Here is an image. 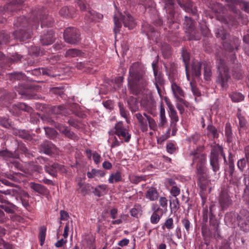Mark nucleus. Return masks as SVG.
I'll list each match as a JSON object with an SVG mask.
<instances>
[{
    "label": "nucleus",
    "mask_w": 249,
    "mask_h": 249,
    "mask_svg": "<svg viewBox=\"0 0 249 249\" xmlns=\"http://www.w3.org/2000/svg\"><path fill=\"white\" fill-rule=\"evenodd\" d=\"M240 40L236 37H232L230 40H224L223 42L224 48L230 53H233L235 50H238Z\"/></svg>",
    "instance_id": "20"
},
{
    "label": "nucleus",
    "mask_w": 249,
    "mask_h": 249,
    "mask_svg": "<svg viewBox=\"0 0 249 249\" xmlns=\"http://www.w3.org/2000/svg\"><path fill=\"white\" fill-rule=\"evenodd\" d=\"M171 89L174 97L176 98L177 100L183 104L184 106L188 107V103L183 99V97L185 96V93L182 89L175 82H172L171 84Z\"/></svg>",
    "instance_id": "18"
},
{
    "label": "nucleus",
    "mask_w": 249,
    "mask_h": 249,
    "mask_svg": "<svg viewBox=\"0 0 249 249\" xmlns=\"http://www.w3.org/2000/svg\"><path fill=\"white\" fill-rule=\"evenodd\" d=\"M217 67L219 73L216 78V83L221 86L223 90H227L229 87L228 82L231 79L229 69L224 60L221 58L217 59Z\"/></svg>",
    "instance_id": "5"
},
{
    "label": "nucleus",
    "mask_w": 249,
    "mask_h": 249,
    "mask_svg": "<svg viewBox=\"0 0 249 249\" xmlns=\"http://www.w3.org/2000/svg\"><path fill=\"white\" fill-rule=\"evenodd\" d=\"M206 130V136L209 139L213 140L218 137L219 134L216 128L214 126L209 124L207 126Z\"/></svg>",
    "instance_id": "35"
},
{
    "label": "nucleus",
    "mask_w": 249,
    "mask_h": 249,
    "mask_svg": "<svg viewBox=\"0 0 249 249\" xmlns=\"http://www.w3.org/2000/svg\"><path fill=\"white\" fill-rule=\"evenodd\" d=\"M144 71L142 66L138 63H134L130 67L128 79L130 89H135L138 85L144 86L146 85V81L144 78Z\"/></svg>",
    "instance_id": "4"
},
{
    "label": "nucleus",
    "mask_w": 249,
    "mask_h": 249,
    "mask_svg": "<svg viewBox=\"0 0 249 249\" xmlns=\"http://www.w3.org/2000/svg\"><path fill=\"white\" fill-rule=\"evenodd\" d=\"M167 104L169 109V115L170 118V127L168 128L167 131L168 136H166L165 139H167L169 137L171 130H172V135H175L178 130L177 128V123L179 121V118L177 114V112L174 108V106L171 104Z\"/></svg>",
    "instance_id": "14"
},
{
    "label": "nucleus",
    "mask_w": 249,
    "mask_h": 249,
    "mask_svg": "<svg viewBox=\"0 0 249 249\" xmlns=\"http://www.w3.org/2000/svg\"><path fill=\"white\" fill-rule=\"evenodd\" d=\"M232 197V195L227 193L225 190H221L217 200L222 211L227 210L233 204Z\"/></svg>",
    "instance_id": "16"
},
{
    "label": "nucleus",
    "mask_w": 249,
    "mask_h": 249,
    "mask_svg": "<svg viewBox=\"0 0 249 249\" xmlns=\"http://www.w3.org/2000/svg\"><path fill=\"white\" fill-rule=\"evenodd\" d=\"M232 76L234 78L239 80L243 77V71L241 69V66L240 65H237L235 67H234L232 70Z\"/></svg>",
    "instance_id": "48"
},
{
    "label": "nucleus",
    "mask_w": 249,
    "mask_h": 249,
    "mask_svg": "<svg viewBox=\"0 0 249 249\" xmlns=\"http://www.w3.org/2000/svg\"><path fill=\"white\" fill-rule=\"evenodd\" d=\"M85 12V19L88 23L96 21L97 19H102L103 18V15L96 13L90 8H89Z\"/></svg>",
    "instance_id": "25"
},
{
    "label": "nucleus",
    "mask_w": 249,
    "mask_h": 249,
    "mask_svg": "<svg viewBox=\"0 0 249 249\" xmlns=\"http://www.w3.org/2000/svg\"><path fill=\"white\" fill-rule=\"evenodd\" d=\"M31 188L41 195H44L48 193V189L43 185L35 182H31L30 184Z\"/></svg>",
    "instance_id": "34"
},
{
    "label": "nucleus",
    "mask_w": 249,
    "mask_h": 249,
    "mask_svg": "<svg viewBox=\"0 0 249 249\" xmlns=\"http://www.w3.org/2000/svg\"><path fill=\"white\" fill-rule=\"evenodd\" d=\"M82 52L81 50L76 49H71L67 51L65 56L67 57H75L81 56Z\"/></svg>",
    "instance_id": "50"
},
{
    "label": "nucleus",
    "mask_w": 249,
    "mask_h": 249,
    "mask_svg": "<svg viewBox=\"0 0 249 249\" xmlns=\"http://www.w3.org/2000/svg\"><path fill=\"white\" fill-rule=\"evenodd\" d=\"M201 63L198 61H194L192 66V75L196 77L201 75Z\"/></svg>",
    "instance_id": "39"
},
{
    "label": "nucleus",
    "mask_w": 249,
    "mask_h": 249,
    "mask_svg": "<svg viewBox=\"0 0 249 249\" xmlns=\"http://www.w3.org/2000/svg\"><path fill=\"white\" fill-rule=\"evenodd\" d=\"M23 2V0H13L5 5L3 10L0 13V23L4 22L7 17L12 16L14 12L20 10Z\"/></svg>",
    "instance_id": "10"
},
{
    "label": "nucleus",
    "mask_w": 249,
    "mask_h": 249,
    "mask_svg": "<svg viewBox=\"0 0 249 249\" xmlns=\"http://www.w3.org/2000/svg\"><path fill=\"white\" fill-rule=\"evenodd\" d=\"M228 3L230 9L234 13H237V10L235 8V5H239L240 8L249 13V2L242 1V0H225Z\"/></svg>",
    "instance_id": "19"
},
{
    "label": "nucleus",
    "mask_w": 249,
    "mask_h": 249,
    "mask_svg": "<svg viewBox=\"0 0 249 249\" xmlns=\"http://www.w3.org/2000/svg\"><path fill=\"white\" fill-rule=\"evenodd\" d=\"M115 134L119 138L122 137L124 142H128L131 139V135L129 130L124 125L122 122L117 123L114 127Z\"/></svg>",
    "instance_id": "17"
},
{
    "label": "nucleus",
    "mask_w": 249,
    "mask_h": 249,
    "mask_svg": "<svg viewBox=\"0 0 249 249\" xmlns=\"http://www.w3.org/2000/svg\"><path fill=\"white\" fill-rule=\"evenodd\" d=\"M151 210L152 212V214L150 218V222L153 224H157L165 213L151 206Z\"/></svg>",
    "instance_id": "29"
},
{
    "label": "nucleus",
    "mask_w": 249,
    "mask_h": 249,
    "mask_svg": "<svg viewBox=\"0 0 249 249\" xmlns=\"http://www.w3.org/2000/svg\"><path fill=\"white\" fill-rule=\"evenodd\" d=\"M203 241L201 242L198 246L199 249H210V238H213L212 234L206 228H203L201 231Z\"/></svg>",
    "instance_id": "22"
},
{
    "label": "nucleus",
    "mask_w": 249,
    "mask_h": 249,
    "mask_svg": "<svg viewBox=\"0 0 249 249\" xmlns=\"http://www.w3.org/2000/svg\"><path fill=\"white\" fill-rule=\"evenodd\" d=\"M134 116L138 121L139 126L142 132H147L148 127L152 130L156 131L157 130L156 122L152 117L146 113H137Z\"/></svg>",
    "instance_id": "9"
},
{
    "label": "nucleus",
    "mask_w": 249,
    "mask_h": 249,
    "mask_svg": "<svg viewBox=\"0 0 249 249\" xmlns=\"http://www.w3.org/2000/svg\"><path fill=\"white\" fill-rule=\"evenodd\" d=\"M236 219L240 229L245 232L249 231V212L245 209L241 210L237 214Z\"/></svg>",
    "instance_id": "15"
},
{
    "label": "nucleus",
    "mask_w": 249,
    "mask_h": 249,
    "mask_svg": "<svg viewBox=\"0 0 249 249\" xmlns=\"http://www.w3.org/2000/svg\"><path fill=\"white\" fill-rule=\"evenodd\" d=\"M42 119L47 123L54 125L61 133L64 135L65 137L74 141L78 139V137L77 135L73 132L71 131L68 127L63 125L51 118H46L45 119V117H42Z\"/></svg>",
    "instance_id": "12"
},
{
    "label": "nucleus",
    "mask_w": 249,
    "mask_h": 249,
    "mask_svg": "<svg viewBox=\"0 0 249 249\" xmlns=\"http://www.w3.org/2000/svg\"><path fill=\"white\" fill-rule=\"evenodd\" d=\"M54 22L53 18L46 14L44 8L35 9L28 20L24 16L18 18L15 20L14 26L21 28L13 33V36L20 41H24L31 37V28L37 29L40 24L41 28L51 27Z\"/></svg>",
    "instance_id": "1"
},
{
    "label": "nucleus",
    "mask_w": 249,
    "mask_h": 249,
    "mask_svg": "<svg viewBox=\"0 0 249 249\" xmlns=\"http://www.w3.org/2000/svg\"><path fill=\"white\" fill-rule=\"evenodd\" d=\"M0 208L3 210L6 213L14 214L15 213L18 207L10 202L9 201L5 199L4 197L0 202Z\"/></svg>",
    "instance_id": "23"
},
{
    "label": "nucleus",
    "mask_w": 249,
    "mask_h": 249,
    "mask_svg": "<svg viewBox=\"0 0 249 249\" xmlns=\"http://www.w3.org/2000/svg\"><path fill=\"white\" fill-rule=\"evenodd\" d=\"M230 179L221 188V190H225L228 193L233 195V193L238 194L239 193V185L240 184L241 178L237 175H229Z\"/></svg>",
    "instance_id": "11"
},
{
    "label": "nucleus",
    "mask_w": 249,
    "mask_h": 249,
    "mask_svg": "<svg viewBox=\"0 0 249 249\" xmlns=\"http://www.w3.org/2000/svg\"><path fill=\"white\" fill-rule=\"evenodd\" d=\"M154 75L155 77V85H159L160 86L164 84L163 75L161 72L154 70Z\"/></svg>",
    "instance_id": "49"
},
{
    "label": "nucleus",
    "mask_w": 249,
    "mask_h": 249,
    "mask_svg": "<svg viewBox=\"0 0 249 249\" xmlns=\"http://www.w3.org/2000/svg\"><path fill=\"white\" fill-rule=\"evenodd\" d=\"M215 36L217 38H221L224 40L226 39L229 34L223 28H217L215 32Z\"/></svg>",
    "instance_id": "51"
},
{
    "label": "nucleus",
    "mask_w": 249,
    "mask_h": 249,
    "mask_svg": "<svg viewBox=\"0 0 249 249\" xmlns=\"http://www.w3.org/2000/svg\"><path fill=\"white\" fill-rule=\"evenodd\" d=\"M168 121L166 116H159V120L157 124V128L163 129L167 125Z\"/></svg>",
    "instance_id": "60"
},
{
    "label": "nucleus",
    "mask_w": 249,
    "mask_h": 249,
    "mask_svg": "<svg viewBox=\"0 0 249 249\" xmlns=\"http://www.w3.org/2000/svg\"><path fill=\"white\" fill-rule=\"evenodd\" d=\"M181 223L186 230V232L189 233L190 231L192 228L191 223L187 218H183L181 220Z\"/></svg>",
    "instance_id": "64"
},
{
    "label": "nucleus",
    "mask_w": 249,
    "mask_h": 249,
    "mask_svg": "<svg viewBox=\"0 0 249 249\" xmlns=\"http://www.w3.org/2000/svg\"><path fill=\"white\" fill-rule=\"evenodd\" d=\"M42 75H47L49 77H54L56 75L54 67L49 66L46 68H43Z\"/></svg>",
    "instance_id": "52"
},
{
    "label": "nucleus",
    "mask_w": 249,
    "mask_h": 249,
    "mask_svg": "<svg viewBox=\"0 0 249 249\" xmlns=\"http://www.w3.org/2000/svg\"><path fill=\"white\" fill-rule=\"evenodd\" d=\"M229 165L228 172L229 175L232 176L235 175L234 174L235 171V166L234 163L233 155L231 152H229L228 156V162L225 163Z\"/></svg>",
    "instance_id": "42"
},
{
    "label": "nucleus",
    "mask_w": 249,
    "mask_h": 249,
    "mask_svg": "<svg viewBox=\"0 0 249 249\" xmlns=\"http://www.w3.org/2000/svg\"><path fill=\"white\" fill-rule=\"evenodd\" d=\"M46 231L47 229L44 226L41 227L39 229L38 238L40 241V244L41 246L43 245L45 240Z\"/></svg>",
    "instance_id": "54"
},
{
    "label": "nucleus",
    "mask_w": 249,
    "mask_h": 249,
    "mask_svg": "<svg viewBox=\"0 0 249 249\" xmlns=\"http://www.w3.org/2000/svg\"><path fill=\"white\" fill-rule=\"evenodd\" d=\"M209 182L208 175L197 176V184L201 194L204 193L207 190Z\"/></svg>",
    "instance_id": "26"
},
{
    "label": "nucleus",
    "mask_w": 249,
    "mask_h": 249,
    "mask_svg": "<svg viewBox=\"0 0 249 249\" xmlns=\"http://www.w3.org/2000/svg\"><path fill=\"white\" fill-rule=\"evenodd\" d=\"M52 111L54 114L59 115L64 114L65 112V108L64 106L62 105L54 106L52 107Z\"/></svg>",
    "instance_id": "59"
},
{
    "label": "nucleus",
    "mask_w": 249,
    "mask_h": 249,
    "mask_svg": "<svg viewBox=\"0 0 249 249\" xmlns=\"http://www.w3.org/2000/svg\"><path fill=\"white\" fill-rule=\"evenodd\" d=\"M237 116L238 118L239 122V126L240 127H244L246 126L247 121L244 116L241 114V110L240 108L238 109Z\"/></svg>",
    "instance_id": "58"
},
{
    "label": "nucleus",
    "mask_w": 249,
    "mask_h": 249,
    "mask_svg": "<svg viewBox=\"0 0 249 249\" xmlns=\"http://www.w3.org/2000/svg\"><path fill=\"white\" fill-rule=\"evenodd\" d=\"M159 204L157 203H152L151 206L166 213L167 212L168 199L164 196H160L159 198Z\"/></svg>",
    "instance_id": "27"
},
{
    "label": "nucleus",
    "mask_w": 249,
    "mask_h": 249,
    "mask_svg": "<svg viewBox=\"0 0 249 249\" xmlns=\"http://www.w3.org/2000/svg\"><path fill=\"white\" fill-rule=\"evenodd\" d=\"M106 174V172L96 169H92L91 171H89L87 173V177L89 178H93L95 177L103 178Z\"/></svg>",
    "instance_id": "41"
},
{
    "label": "nucleus",
    "mask_w": 249,
    "mask_h": 249,
    "mask_svg": "<svg viewBox=\"0 0 249 249\" xmlns=\"http://www.w3.org/2000/svg\"><path fill=\"white\" fill-rule=\"evenodd\" d=\"M198 148L192 151L189 156L192 157V163L191 165L196 164L197 176L207 175L206 155L198 152Z\"/></svg>",
    "instance_id": "6"
},
{
    "label": "nucleus",
    "mask_w": 249,
    "mask_h": 249,
    "mask_svg": "<svg viewBox=\"0 0 249 249\" xmlns=\"http://www.w3.org/2000/svg\"><path fill=\"white\" fill-rule=\"evenodd\" d=\"M41 150L45 154L51 155L55 151V146L50 141H45L40 145Z\"/></svg>",
    "instance_id": "28"
},
{
    "label": "nucleus",
    "mask_w": 249,
    "mask_h": 249,
    "mask_svg": "<svg viewBox=\"0 0 249 249\" xmlns=\"http://www.w3.org/2000/svg\"><path fill=\"white\" fill-rule=\"evenodd\" d=\"M55 40L54 33L52 30H50L40 37V42L43 45H50L52 44Z\"/></svg>",
    "instance_id": "24"
},
{
    "label": "nucleus",
    "mask_w": 249,
    "mask_h": 249,
    "mask_svg": "<svg viewBox=\"0 0 249 249\" xmlns=\"http://www.w3.org/2000/svg\"><path fill=\"white\" fill-rule=\"evenodd\" d=\"M229 97L231 99L232 102L234 103H238L244 100V95L240 92L237 91H232L229 94Z\"/></svg>",
    "instance_id": "38"
},
{
    "label": "nucleus",
    "mask_w": 249,
    "mask_h": 249,
    "mask_svg": "<svg viewBox=\"0 0 249 249\" xmlns=\"http://www.w3.org/2000/svg\"><path fill=\"white\" fill-rule=\"evenodd\" d=\"M59 14L64 18H73L75 14V9L73 7L64 6L59 11Z\"/></svg>",
    "instance_id": "32"
},
{
    "label": "nucleus",
    "mask_w": 249,
    "mask_h": 249,
    "mask_svg": "<svg viewBox=\"0 0 249 249\" xmlns=\"http://www.w3.org/2000/svg\"><path fill=\"white\" fill-rule=\"evenodd\" d=\"M127 105L132 112H136L139 110V101L135 97H130L127 100Z\"/></svg>",
    "instance_id": "33"
},
{
    "label": "nucleus",
    "mask_w": 249,
    "mask_h": 249,
    "mask_svg": "<svg viewBox=\"0 0 249 249\" xmlns=\"http://www.w3.org/2000/svg\"><path fill=\"white\" fill-rule=\"evenodd\" d=\"M146 35L149 39L155 42H158L160 34L158 32L155 31L154 27L151 25H148L146 30Z\"/></svg>",
    "instance_id": "31"
},
{
    "label": "nucleus",
    "mask_w": 249,
    "mask_h": 249,
    "mask_svg": "<svg viewBox=\"0 0 249 249\" xmlns=\"http://www.w3.org/2000/svg\"><path fill=\"white\" fill-rule=\"evenodd\" d=\"M45 170L47 173L53 177L56 176L58 171H60L62 173L66 172L65 166L57 163L48 164L45 166Z\"/></svg>",
    "instance_id": "21"
},
{
    "label": "nucleus",
    "mask_w": 249,
    "mask_h": 249,
    "mask_svg": "<svg viewBox=\"0 0 249 249\" xmlns=\"http://www.w3.org/2000/svg\"><path fill=\"white\" fill-rule=\"evenodd\" d=\"M10 35L8 33L5 31L0 32V45L2 44L7 43L10 39ZM4 56L3 54L0 52V60L3 59Z\"/></svg>",
    "instance_id": "40"
},
{
    "label": "nucleus",
    "mask_w": 249,
    "mask_h": 249,
    "mask_svg": "<svg viewBox=\"0 0 249 249\" xmlns=\"http://www.w3.org/2000/svg\"><path fill=\"white\" fill-rule=\"evenodd\" d=\"M183 24L188 32H193L194 31L195 21L191 18L185 16Z\"/></svg>",
    "instance_id": "46"
},
{
    "label": "nucleus",
    "mask_w": 249,
    "mask_h": 249,
    "mask_svg": "<svg viewBox=\"0 0 249 249\" xmlns=\"http://www.w3.org/2000/svg\"><path fill=\"white\" fill-rule=\"evenodd\" d=\"M64 38L66 42L71 44H76L80 40L79 31L75 27L66 28L64 32Z\"/></svg>",
    "instance_id": "13"
},
{
    "label": "nucleus",
    "mask_w": 249,
    "mask_h": 249,
    "mask_svg": "<svg viewBox=\"0 0 249 249\" xmlns=\"http://www.w3.org/2000/svg\"><path fill=\"white\" fill-rule=\"evenodd\" d=\"M181 56L185 67H188L190 59L189 53L186 50L183 49L182 51Z\"/></svg>",
    "instance_id": "57"
},
{
    "label": "nucleus",
    "mask_w": 249,
    "mask_h": 249,
    "mask_svg": "<svg viewBox=\"0 0 249 249\" xmlns=\"http://www.w3.org/2000/svg\"><path fill=\"white\" fill-rule=\"evenodd\" d=\"M122 180V177L121 172L117 171L110 174L108 180L109 183L113 184L114 182L121 181Z\"/></svg>",
    "instance_id": "45"
},
{
    "label": "nucleus",
    "mask_w": 249,
    "mask_h": 249,
    "mask_svg": "<svg viewBox=\"0 0 249 249\" xmlns=\"http://www.w3.org/2000/svg\"><path fill=\"white\" fill-rule=\"evenodd\" d=\"M225 134L227 139L228 143H230L233 141V134L231 129V126L229 123H227L225 125Z\"/></svg>",
    "instance_id": "43"
},
{
    "label": "nucleus",
    "mask_w": 249,
    "mask_h": 249,
    "mask_svg": "<svg viewBox=\"0 0 249 249\" xmlns=\"http://www.w3.org/2000/svg\"><path fill=\"white\" fill-rule=\"evenodd\" d=\"M220 155L223 157L224 162L227 163V160L222 146L217 145L213 147L211 149L209 157L210 165L213 171L215 173L217 172L220 168Z\"/></svg>",
    "instance_id": "8"
},
{
    "label": "nucleus",
    "mask_w": 249,
    "mask_h": 249,
    "mask_svg": "<svg viewBox=\"0 0 249 249\" xmlns=\"http://www.w3.org/2000/svg\"><path fill=\"white\" fill-rule=\"evenodd\" d=\"M118 107L119 108V112L121 116L124 118L127 123H129V112L125 109L123 104L121 102L118 103Z\"/></svg>",
    "instance_id": "47"
},
{
    "label": "nucleus",
    "mask_w": 249,
    "mask_h": 249,
    "mask_svg": "<svg viewBox=\"0 0 249 249\" xmlns=\"http://www.w3.org/2000/svg\"><path fill=\"white\" fill-rule=\"evenodd\" d=\"M123 22L125 27L131 30L133 29L136 25V22L131 15L127 12H124V15L118 13L114 16V32L115 35L120 32V29L122 27Z\"/></svg>",
    "instance_id": "7"
},
{
    "label": "nucleus",
    "mask_w": 249,
    "mask_h": 249,
    "mask_svg": "<svg viewBox=\"0 0 249 249\" xmlns=\"http://www.w3.org/2000/svg\"><path fill=\"white\" fill-rule=\"evenodd\" d=\"M18 136L20 138L25 139L27 141H30L32 139V136L25 130H19L18 131Z\"/></svg>",
    "instance_id": "63"
},
{
    "label": "nucleus",
    "mask_w": 249,
    "mask_h": 249,
    "mask_svg": "<svg viewBox=\"0 0 249 249\" xmlns=\"http://www.w3.org/2000/svg\"><path fill=\"white\" fill-rule=\"evenodd\" d=\"M216 206L212 204L210 205L209 209L207 207H204L202 210V222L201 231L203 228H206L212 236L214 239L220 237L219 224V222L215 218L214 213Z\"/></svg>",
    "instance_id": "3"
},
{
    "label": "nucleus",
    "mask_w": 249,
    "mask_h": 249,
    "mask_svg": "<svg viewBox=\"0 0 249 249\" xmlns=\"http://www.w3.org/2000/svg\"><path fill=\"white\" fill-rule=\"evenodd\" d=\"M130 182L133 184H137L142 180H145V177L142 176L131 175L129 177Z\"/></svg>",
    "instance_id": "56"
},
{
    "label": "nucleus",
    "mask_w": 249,
    "mask_h": 249,
    "mask_svg": "<svg viewBox=\"0 0 249 249\" xmlns=\"http://www.w3.org/2000/svg\"><path fill=\"white\" fill-rule=\"evenodd\" d=\"M107 186L106 184H101L97 186L94 189L93 193L98 197H101L107 194Z\"/></svg>",
    "instance_id": "37"
},
{
    "label": "nucleus",
    "mask_w": 249,
    "mask_h": 249,
    "mask_svg": "<svg viewBox=\"0 0 249 249\" xmlns=\"http://www.w3.org/2000/svg\"><path fill=\"white\" fill-rule=\"evenodd\" d=\"M18 197L19 198V200L24 207H25L27 210H29L30 206L29 203L28 198L29 196L26 192H23Z\"/></svg>",
    "instance_id": "44"
},
{
    "label": "nucleus",
    "mask_w": 249,
    "mask_h": 249,
    "mask_svg": "<svg viewBox=\"0 0 249 249\" xmlns=\"http://www.w3.org/2000/svg\"><path fill=\"white\" fill-rule=\"evenodd\" d=\"M146 198L150 201H155L158 199L159 194L157 189L154 187H151L146 192L145 194Z\"/></svg>",
    "instance_id": "36"
},
{
    "label": "nucleus",
    "mask_w": 249,
    "mask_h": 249,
    "mask_svg": "<svg viewBox=\"0 0 249 249\" xmlns=\"http://www.w3.org/2000/svg\"><path fill=\"white\" fill-rule=\"evenodd\" d=\"M91 189H93L89 183L85 184L78 191L83 196H85L90 191Z\"/></svg>",
    "instance_id": "61"
},
{
    "label": "nucleus",
    "mask_w": 249,
    "mask_h": 249,
    "mask_svg": "<svg viewBox=\"0 0 249 249\" xmlns=\"http://www.w3.org/2000/svg\"><path fill=\"white\" fill-rule=\"evenodd\" d=\"M247 164L249 165L247 159H245V158H242L237 161V166L240 172H243L244 171Z\"/></svg>",
    "instance_id": "55"
},
{
    "label": "nucleus",
    "mask_w": 249,
    "mask_h": 249,
    "mask_svg": "<svg viewBox=\"0 0 249 249\" xmlns=\"http://www.w3.org/2000/svg\"><path fill=\"white\" fill-rule=\"evenodd\" d=\"M15 106L19 110H23L30 113V114H32V113L34 112L33 108L25 103H18L15 105Z\"/></svg>",
    "instance_id": "53"
},
{
    "label": "nucleus",
    "mask_w": 249,
    "mask_h": 249,
    "mask_svg": "<svg viewBox=\"0 0 249 249\" xmlns=\"http://www.w3.org/2000/svg\"><path fill=\"white\" fill-rule=\"evenodd\" d=\"M176 1L185 12L191 13L193 15H196L197 13L196 8L193 6L190 0H164V8L166 10L167 23L170 29H175L179 28V25L174 18V5Z\"/></svg>",
    "instance_id": "2"
},
{
    "label": "nucleus",
    "mask_w": 249,
    "mask_h": 249,
    "mask_svg": "<svg viewBox=\"0 0 249 249\" xmlns=\"http://www.w3.org/2000/svg\"><path fill=\"white\" fill-rule=\"evenodd\" d=\"M170 207L172 211H176L179 209V200L178 198L176 197L175 199L170 201Z\"/></svg>",
    "instance_id": "62"
},
{
    "label": "nucleus",
    "mask_w": 249,
    "mask_h": 249,
    "mask_svg": "<svg viewBox=\"0 0 249 249\" xmlns=\"http://www.w3.org/2000/svg\"><path fill=\"white\" fill-rule=\"evenodd\" d=\"M141 105L147 109H154L156 107L155 102L151 95H147L142 98Z\"/></svg>",
    "instance_id": "30"
}]
</instances>
